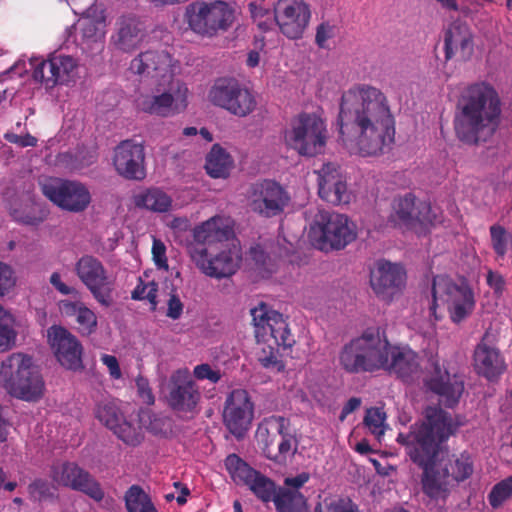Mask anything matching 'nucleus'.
Masks as SVG:
<instances>
[{
  "label": "nucleus",
  "instance_id": "f257e3e1",
  "mask_svg": "<svg viewBox=\"0 0 512 512\" xmlns=\"http://www.w3.org/2000/svg\"><path fill=\"white\" fill-rule=\"evenodd\" d=\"M424 416V420L411 425L408 432L398 433L396 441L421 469L423 494L430 500L446 502L451 494L450 480L460 483L470 478L474 461L467 451L440 457L443 445L456 434L460 424L439 406L427 407Z\"/></svg>",
  "mask_w": 512,
  "mask_h": 512
},
{
  "label": "nucleus",
  "instance_id": "f03ea898",
  "mask_svg": "<svg viewBox=\"0 0 512 512\" xmlns=\"http://www.w3.org/2000/svg\"><path fill=\"white\" fill-rule=\"evenodd\" d=\"M339 138L350 153L378 156L394 141L395 119L386 95L369 84H356L341 96Z\"/></svg>",
  "mask_w": 512,
  "mask_h": 512
},
{
  "label": "nucleus",
  "instance_id": "7ed1b4c3",
  "mask_svg": "<svg viewBox=\"0 0 512 512\" xmlns=\"http://www.w3.org/2000/svg\"><path fill=\"white\" fill-rule=\"evenodd\" d=\"M501 115V98L493 85L485 81L468 84L459 91L455 103V137L468 146L485 144L497 132Z\"/></svg>",
  "mask_w": 512,
  "mask_h": 512
},
{
  "label": "nucleus",
  "instance_id": "20e7f679",
  "mask_svg": "<svg viewBox=\"0 0 512 512\" xmlns=\"http://www.w3.org/2000/svg\"><path fill=\"white\" fill-rule=\"evenodd\" d=\"M231 234L232 228L228 220L221 216L211 217L193 229V238L200 246L190 247L189 253L202 273L216 279L230 277L236 273L241 261L238 251L226 248L213 257H208V251L203 246L226 241Z\"/></svg>",
  "mask_w": 512,
  "mask_h": 512
},
{
  "label": "nucleus",
  "instance_id": "39448f33",
  "mask_svg": "<svg viewBox=\"0 0 512 512\" xmlns=\"http://www.w3.org/2000/svg\"><path fill=\"white\" fill-rule=\"evenodd\" d=\"M251 316L255 338L260 346L258 361L264 368L281 371L284 365L279 358V348L288 349L295 344L287 321L264 302L251 309Z\"/></svg>",
  "mask_w": 512,
  "mask_h": 512
},
{
  "label": "nucleus",
  "instance_id": "423d86ee",
  "mask_svg": "<svg viewBox=\"0 0 512 512\" xmlns=\"http://www.w3.org/2000/svg\"><path fill=\"white\" fill-rule=\"evenodd\" d=\"M0 377L7 392L17 399L35 402L44 394V380L32 357L26 354L8 356L1 364Z\"/></svg>",
  "mask_w": 512,
  "mask_h": 512
},
{
  "label": "nucleus",
  "instance_id": "0eeeda50",
  "mask_svg": "<svg viewBox=\"0 0 512 512\" xmlns=\"http://www.w3.org/2000/svg\"><path fill=\"white\" fill-rule=\"evenodd\" d=\"M188 87L180 79L159 80L152 83L149 93H142L136 100L139 111L159 117L182 113L188 106Z\"/></svg>",
  "mask_w": 512,
  "mask_h": 512
},
{
  "label": "nucleus",
  "instance_id": "6e6552de",
  "mask_svg": "<svg viewBox=\"0 0 512 512\" xmlns=\"http://www.w3.org/2000/svg\"><path fill=\"white\" fill-rule=\"evenodd\" d=\"M384 335L379 329H367L346 343L339 352V365L349 374L374 373L382 363Z\"/></svg>",
  "mask_w": 512,
  "mask_h": 512
},
{
  "label": "nucleus",
  "instance_id": "1a4fd4ad",
  "mask_svg": "<svg viewBox=\"0 0 512 512\" xmlns=\"http://www.w3.org/2000/svg\"><path fill=\"white\" fill-rule=\"evenodd\" d=\"M309 239L322 251L340 250L356 239L355 227L347 216L319 210L310 225Z\"/></svg>",
  "mask_w": 512,
  "mask_h": 512
},
{
  "label": "nucleus",
  "instance_id": "9d476101",
  "mask_svg": "<svg viewBox=\"0 0 512 512\" xmlns=\"http://www.w3.org/2000/svg\"><path fill=\"white\" fill-rule=\"evenodd\" d=\"M265 456L276 463H284L298 448V440L291 421L283 416L272 415L261 423L256 432Z\"/></svg>",
  "mask_w": 512,
  "mask_h": 512
},
{
  "label": "nucleus",
  "instance_id": "9b49d317",
  "mask_svg": "<svg viewBox=\"0 0 512 512\" xmlns=\"http://www.w3.org/2000/svg\"><path fill=\"white\" fill-rule=\"evenodd\" d=\"M431 313L435 316L440 305H446L450 318L454 323L462 322L474 310L475 299L473 290L466 283L456 284L446 275H437L432 281Z\"/></svg>",
  "mask_w": 512,
  "mask_h": 512
},
{
  "label": "nucleus",
  "instance_id": "f8f14e48",
  "mask_svg": "<svg viewBox=\"0 0 512 512\" xmlns=\"http://www.w3.org/2000/svg\"><path fill=\"white\" fill-rule=\"evenodd\" d=\"M284 139L300 155L315 156L323 151L326 144L325 123L315 114L302 113L293 120Z\"/></svg>",
  "mask_w": 512,
  "mask_h": 512
},
{
  "label": "nucleus",
  "instance_id": "ddd939ff",
  "mask_svg": "<svg viewBox=\"0 0 512 512\" xmlns=\"http://www.w3.org/2000/svg\"><path fill=\"white\" fill-rule=\"evenodd\" d=\"M209 100L215 106L227 110L237 117H246L257 106V101L245 85L235 78H219L209 91Z\"/></svg>",
  "mask_w": 512,
  "mask_h": 512
},
{
  "label": "nucleus",
  "instance_id": "4468645a",
  "mask_svg": "<svg viewBox=\"0 0 512 512\" xmlns=\"http://www.w3.org/2000/svg\"><path fill=\"white\" fill-rule=\"evenodd\" d=\"M190 28L201 35L213 36L227 30L234 20L233 9L223 1L196 2L187 8Z\"/></svg>",
  "mask_w": 512,
  "mask_h": 512
},
{
  "label": "nucleus",
  "instance_id": "2eb2a0df",
  "mask_svg": "<svg viewBox=\"0 0 512 512\" xmlns=\"http://www.w3.org/2000/svg\"><path fill=\"white\" fill-rule=\"evenodd\" d=\"M43 195L62 210L79 213L91 203L85 184L62 178H49L41 184Z\"/></svg>",
  "mask_w": 512,
  "mask_h": 512
},
{
  "label": "nucleus",
  "instance_id": "dca6fc26",
  "mask_svg": "<svg viewBox=\"0 0 512 512\" xmlns=\"http://www.w3.org/2000/svg\"><path fill=\"white\" fill-rule=\"evenodd\" d=\"M430 370L424 380L425 387L439 397L447 408L458 405L464 392V380L457 372L451 371L445 362L430 359Z\"/></svg>",
  "mask_w": 512,
  "mask_h": 512
},
{
  "label": "nucleus",
  "instance_id": "f3484780",
  "mask_svg": "<svg viewBox=\"0 0 512 512\" xmlns=\"http://www.w3.org/2000/svg\"><path fill=\"white\" fill-rule=\"evenodd\" d=\"M289 202V193L274 180L257 181L248 192L251 211L263 218L280 216Z\"/></svg>",
  "mask_w": 512,
  "mask_h": 512
},
{
  "label": "nucleus",
  "instance_id": "a211bd4d",
  "mask_svg": "<svg viewBox=\"0 0 512 512\" xmlns=\"http://www.w3.org/2000/svg\"><path fill=\"white\" fill-rule=\"evenodd\" d=\"M75 273L99 304L112 305L113 281L98 258L83 255L75 264Z\"/></svg>",
  "mask_w": 512,
  "mask_h": 512
},
{
  "label": "nucleus",
  "instance_id": "6ab92c4d",
  "mask_svg": "<svg viewBox=\"0 0 512 512\" xmlns=\"http://www.w3.org/2000/svg\"><path fill=\"white\" fill-rule=\"evenodd\" d=\"M379 370L411 383L421 374L420 356L408 346L391 345L384 335Z\"/></svg>",
  "mask_w": 512,
  "mask_h": 512
},
{
  "label": "nucleus",
  "instance_id": "aec40b11",
  "mask_svg": "<svg viewBox=\"0 0 512 512\" xmlns=\"http://www.w3.org/2000/svg\"><path fill=\"white\" fill-rule=\"evenodd\" d=\"M201 400V392L188 368L175 370L167 384L166 401L177 413L194 414Z\"/></svg>",
  "mask_w": 512,
  "mask_h": 512
},
{
  "label": "nucleus",
  "instance_id": "412c9836",
  "mask_svg": "<svg viewBox=\"0 0 512 512\" xmlns=\"http://www.w3.org/2000/svg\"><path fill=\"white\" fill-rule=\"evenodd\" d=\"M245 486L262 502L273 501L278 512H309L306 499L300 492L286 490L276 494L274 481L259 471Z\"/></svg>",
  "mask_w": 512,
  "mask_h": 512
},
{
  "label": "nucleus",
  "instance_id": "4be33fe9",
  "mask_svg": "<svg viewBox=\"0 0 512 512\" xmlns=\"http://www.w3.org/2000/svg\"><path fill=\"white\" fill-rule=\"evenodd\" d=\"M310 19V5L304 0H278L274 5L275 25L288 39L302 38Z\"/></svg>",
  "mask_w": 512,
  "mask_h": 512
},
{
  "label": "nucleus",
  "instance_id": "5701e85b",
  "mask_svg": "<svg viewBox=\"0 0 512 512\" xmlns=\"http://www.w3.org/2000/svg\"><path fill=\"white\" fill-rule=\"evenodd\" d=\"M254 417V404L244 389H234L226 398L223 422L237 439L245 436Z\"/></svg>",
  "mask_w": 512,
  "mask_h": 512
},
{
  "label": "nucleus",
  "instance_id": "b1692460",
  "mask_svg": "<svg viewBox=\"0 0 512 512\" xmlns=\"http://www.w3.org/2000/svg\"><path fill=\"white\" fill-rule=\"evenodd\" d=\"M77 68L78 64L74 57L55 53L34 65L33 78L46 89H52L57 85H68L74 81Z\"/></svg>",
  "mask_w": 512,
  "mask_h": 512
},
{
  "label": "nucleus",
  "instance_id": "393cba45",
  "mask_svg": "<svg viewBox=\"0 0 512 512\" xmlns=\"http://www.w3.org/2000/svg\"><path fill=\"white\" fill-rule=\"evenodd\" d=\"M47 338L61 366L72 371L83 369V347L76 336L62 326L53 325L47 330Z\"/></svg>",
  "mask_w": 512,
  "mask_h": 512
},
{
  "label": "nucleus",
  "instance_id": "a878e982",
  "mask_svg": "<svg viewBox=\"0 0 512 512\" xmlns=\"http://www.w3.org/2000/svg\"><path fill=\"white\" fill-rule=\"evenodd\" d=\"M113 165L124 179L143 180L146 177L144 146L134 140L120 142L114 149Z\"/></svg>",
  "mask_w": 512,
  "mask_h": 512
},
{
  "label": "nucleus",
  "instance_id": "bb28decb",
  "mask_svg": "<svg viewBox=\"0 0 512 512\" xmlns=\"http://www.w3.org/2000/svg\"><path fill=\"white\" fill-rule=\"evenodd\" d=\"M129 70L140 77H150L152 83L175 77L172 56L166 51L147 50L130 62Z\"/></svg>",
  "mask_w": 512,
  "mask_h": 512
},
{
  "label": "nucleus",
  "instance_id": "cd10ccee",
  "mask_svg": "<svg viewBox=\"0 0 512 512\" xmlns=\"http://www.w3.org/2000/svg\"><path fill=\"white\" fill-rule=\"evenodd\" d=\"M53 478L58 484L82 492L97 502L104 498L100 483L76 463L65 462L55 468Z\"/></svg>",
  "mask_w": 512,
  "mask_h": 512
},
{
  "label": "nucleus",
  "instance_id": "c85d7f7f",
  "mask_svg": "<svg viewBox=\"0 0 512 512\" xmlns=\"http://www.w3.org/2000/svg\"><path fill=\"white\" fill-rule=\"evenodd\" d=\"M145 37L146 30L140 19L133 14H123L115 21L109 44L116 51L130 54L141 46Z\"/></svg>",
  "mask_w": 512,
  "mask_h": 512
},
{
  "label": "nucleus",
  "instance_id": "c756f323",
  "mask_svg": "<svg viewBox=\"0 0 512 512\" xmlns=\"http://www.w3.org/2000/svg\"><path fill=\"white\" fill-rule=\"evenodd\" d=\"M96 418L129 446H138L143 440L140 429L124 418L114 402L98 404Z\"/></svg>",
  "mask_w": 512,
  "mask_h": 512
},
{
  "label": "nucleus",
  "instance_id": "7c9ffc66",
  "mask_svg": "<svg viewBox=\"0 0 512 512\" xmlns=\"http://www.w3.org/2000/svg\"><path fill=\"white\" fill-rule=\"evenodd\" d=\"M370 282L378 296L391 298L405 286L406 271L399 264L385 260L379 261Z\"/></svg>",
  "mask_w": 512,
  "mask_h": 512
},
{
  "label": "nucleus",
  "instance_id": "2f4dec72",
  "mask_svg": "<svg viewBox=\"0 0 512 512\" xmlns=\"http://www.w3.org/2000/svg\"><path fill=\"white\" fill-rule=\"evenodd\" d=\"M483 337L473 354L475 372L489 381L497 380L506 370L504 357L498 348L486 343Z\"/></svg>",
  "mask_w": 512,
  "mask_h": 512
},
{
  "label": "nucleus",
  "instance_id": "473e14b6",
  "mask_svg": "<svg viewBox=\"0 0 512 512\" xmlns=\"http://www.w3.org/2000/svg\"><path fill=\"white\" fill-rule=\"evenodd\" d=\"M444 51L446 60L457 55L467 59L472 55L473 36L466 23L457 20L448 26L444 34Z\"/></svg>",
  "mask_w": 512,
  "mask_h": 512
},
{
  "label": "nucleus",
  "instance_id": "72a5a7b5",
  "mask_svg": "<svg viewBox=\"0 0 512 512\" xmlns=\"http://www.w3.org/2000/svg\"><path fill=\"white\" fill-rule=\"evenodd\" d=\"M63 310L67 315L75 316L78 332L89 336L96 331L97 316L81 302H63Z\"/></svg>",
  "mask_w": 512,
  "mask_h": 512
},
{
  "label": "nucleus",
  "instance_id": "f704fd0d",
  "mask_svg": "<svg viewBox=\"0 0 512 512\" xmlns=\"http://www.w3.org/2000/svg\"><path fill=\"white\" fill-rule=\"evenodd\" d=\"M233 166L231 155L219 144H214L206 156L205 169L212 178H226Z\"/></svg>",
  "mask_w": 512,
  "mask_h": 512
},
{
  "label": "nucleus",
  "instance_id": "c9c22d12",
  "mask_svg": "<svg viewBox=\"0 0 512 512\" xmlns=\"http://www.w3.org/2000/svg\"><path fill=\"white\" fill-rule=\"evenodd\" d=\"M135 205L139 208H145L153 212H167L172 199L165 192L158 188L148 189L135 196Z\"/></svg>",
  "mask_w": 512,
  "mask_h": 512
},
{
  "label": "nucleus",
  "instance_id": "e433bc0d",
  "mask_svg": "<svg viewBox=\"0 0 512 512\" xmlns=\"http://www.w3.org/2000/svg\"><path fill=\"white\" fill-rule=\"evenodd\" d=\"M391 219L395 225L407 229L414 228V213L416 211V198L412 194L397 199L393 206Z\"/></svg>",
  "mask_w": 512,
  "mask_h": 512
},
{
  "label": "nucleus",
  "instance_id": "4c0bfd02",
  "mask_svg": "<svg viewBox=\"0 0 512 512\" xmlns=\"http://www.w3.org/2000/svg\"><path fill=\"white\" fill-rule=\"evenodd\" d=\"M224 465L230 477L237 485H246L257 472V470L249 466L235 453L229 454L225 458Z\"/></svg>",
  "mask_w": 512,
  "mask_h": 512
},
{
  "label": "nucleus",
  "instance_id": "58836bf2",
  "mask_svg": "<svg viewBox=\"0 0 512 512\" xmlns=\"http://www.w3.org/2000/svg\"><path fill=\"white\" fill-rule=\"evenodd\" d=\"M128 512H157L148 495L138 485H132L125 493Z\"/></svg>",
  "mask_w": 512,
  "mask_h": 512
},
{
  "label": "nucleus",
  "instance_id": "ea45409f",
  "mask_svg": "<svg viewBox=\"0 0 512 512\" xmlns=\"http://www.w3.org/2000/svg\"><path fill=\"white\" fill-rule=\"evenodd\" d=\"M318 174V194H327L329 189L328 185H335V183L346 182V176L342 173L338 164L328 162L323 164L322 168L317 172Z\"/></svg>",
  "mask_w": 512,
  "mask_h": 512
},
{
  "label": "nucleus",
  "instance_id": "a19ab883",
  "mask_svg": "<svg viewBox=\"0 0 512 512\" xmlns=\"http://www.w3.org/2000/svg\"><path fill=\"white\" fill-rule=\"evenodd\" d=\"M15 319L12 314H0V352L9 350L16 341Z\"/></svg>",
  "mask_w": 512,
  "mask_h": 512
},
{
  "label": "nucleus",
  "instance_id": "79ce46f5",
  "mask_svg": "<svg viewBox=\"0 0 512 512\" xmlns=\"http://www.w3.org/2000/svg\"><path fill=\"white\" fill-rule=\"evenodd\" d=\"M11 215L15 221L29 226H38L43 223L48 212L45 209L37 208L35 206H27L24 209H13Z\"/></svg>",
  "mask_w": 512,
  "mask_h": 512
},
{
  "label": "nucleus",
  "instance_id": "37998d69",
  "mask_svg": "<svg viewBox=\"0 0 512 512\" xmlns=\"http://www.w3.org/2000/svg\"><path fill=\"white\" fill-rule=\"evenodd\" d=\"M512 497V475L501 480L493 486L488 494V501L492 508L497 509Z\"/></svg>",
  "mask_w": 512,
  "mask_h": 512
},
{
  "label": "nucleus",
  "instance_id": "c03bdc74",
  "mask_svg": "<svg viewBox=\"0 0 512 512\" xmlns=\"http://www.w3.org/2000/svg\"><path fill=\"white\" fill-rule=\"evenodd\" d=\"M140 422L154 435H166L168 433V419L151 411L142 412Z\"/></svg>",
  "mask_w": 512,
  "mask_h": 512
},
{
  "label": "nucleus",
  "instance_id": "a18cd8bd",
  "mask_svg": "<svg viewBox=\"0 0 512 512\" xmlns=\"http://www.w3.org/2000/svg\"><path fill=\"white\" fill-rule=\"evenodd\" d=\"M314 512H360V510L351 500L325 499L315 506Z\"/></svg>",
  "mask_w": 512,
  "mask_h": 512
},
{
  "label": "nucleus",
  "instance_id": "49530a36",
  "mask_svg": "<svg viewBox=\"0 0 512 512\" xmlns=\"http://www.w3.org/2000/svg\"><path fill=\"white\" fill-rule=\"evenodd\" d=\"M491 245L498 257L503 258L508 251L509 235L507 230L499 225L494 224L489 228Z\"/></svg>",
  "mask_w": 512,
  "mask_h": 512
},
{
  "label": "nucleus",
  "instance_id": "de8ad7c7",
  "mask_svg": "<svg viewBox=\"0 0 512 512\" xmlns=\"http://www.w3.org/2000/svg\"><path fill=\"white\" fill-rule=\"evenodd\" d=\"M157 292L158 284L154 281L144 283L141 279L137 286L132 291L131 297L133 300H148L151 304V309L154 311L157 306Z\"/></svg>",
  "mask_w": 512,
  "mask_h": 512
},
{
  "label": "nucleus",
  "instance_id": "09e8293b",
  "mask_svg": "<svg viewBox=\"0 0 512 512\" xmlns=\"http://www.w3.org/2000/svg\"><path fill=\"white\" fill-rule=\"evenodd\" d=\"M386 419V415L379 408H370L366 411L364 417V424L369 429V431L375 435L376 437H381L384 435V422Z\"/></svg>",
  "mask_w": 512,
  "mask_h": 512
},
{
  "label": "nucleus",
  "instance_id": "8fccbe9b",
  "mask_svg": "<svg viewBox=\"0 0 512 512\" xmlns=\"http://www.w3.org/2000/svg\"><path fill=\"white\" fill-rule=\"evenodd\" d=\"M328 186L327 194H319L323 200L333 205L346 204L350 201L347 183L338 182Z\"/></svg>",
  "mask_w": 512,
  "mask_h": 512
},
{
  "label": "nucleus",
  "instance_id": "3c124183",
  "mask_svg": "<svg viewBox=\"0 0 512 512\" xmlns=\"http://www.w3.org/2000/svg\"><path fill=\"white\" fill-rule=\"evenodd\" d=\"M439 220L437 219L436 213L432 206L427 202L416 203V211L414 213V228L417 224L420 225H434Z\"/></svg>",
  "mask_w": 512,
  "mask_h": 512
},
{
  "label": "nucleus",
  "instance_id": "603ef678",
  "mask_svg": "<svg viewBox=\"0 0 512 512\" xmlns=\"http://www.w3.org/2000/svg\"><path fill=\"white\" fill-rule=\"evenodd\" d=\"M29 492L31 496L38 501L46 500L53 496L50 484L41 479L35 480L30 484Z\"/></svg>",
  "mask_w": 512,
  "mask_h": 512
},
{
  "label": "nucleus",
  "instance_id": "864d4df0",
  "mask_svg": "<svg viewBox=\"0 0 512 512\" xmlns=\"http://www.w3.org/2000/svg\"><path fill=\"white\" fill-rule=\"evenodd\" d=\"M193 375L198 380H209L212 383H217L221 379V374L217 370H213L207 363L200 364L194 367Z\"/></svg>",
  "mask_w": 512,
  "mask_h": 512
},
{
  "label": "nucleus",
  "instance_id": "5fc2aeb1",
  "mask_svg": "<svg viewBox=\"0 0 512 512\" xmlns=\"http://www.w3.org/2000/svg\"><path fill=\"white\" fill-rule=\"evenodd\" d=\"M152 255L156 266L160 269H168V261L166 257V247L161 240L154 239L152 245Z\"/></svg>",
  "mask_w": 512,
  "mask_h": 512
},
{
  "label": "nucleus",
  "instance_id": "6e6d98bb",
  "mask_svg": "<svg viewBox=\"0 0 512 512\" xmlns=\"http://www.w3.org/2000/svg\"><path fill=\"white\" fill-rule=\"evenodd\" d=\"M14 284L15 280L13 278L12 269L8 265L0 262V296L5 295Z\"/></svg>",
  "mask_w": 512,
  "mask_h": 512
},
{
  "label": "nucleus",
  "instance_id": "4d7b16f0",
  "mask_svg": "<svg viewBox=\"0 0 512 512\" xmlns=\"http://www.w3.org/2000/svg\"><path fill=\"white\" fill-rule=\"evenodd\" d=\"M486 282L496 295L501 296L503 294L506 282L500 273L489 270L487 272Z\"/></svg>",
  "mask_w": 512,
  "mask_h": 512
},
{
  "label": "nucleus",
  "instance_id": "13d9d810",
  "mask_svg": "<svg viewBox=\"0 0 512 512\" xmlns=\"http://www.w3.org/2000/svg\"><path fill=\"white\" fill-rule=\"evenodd\" d=\"M183 308H184V305L181 302L178 295L171 294L168 299V302H167L166 316L173 320H177L181 317V315L183 313Z\"/></svg>",
  "mask_w": 512,
  "mask_h": 512
},
{
  "label": "nucleus",
  "instance_id": "bf43d9fd",
  "mask_svg": "<svg viewBox=\"0 0 512 512\" xmlns=\"http://www.w3.org/2000/svg\"><path fill=\"white\" fill-rule=\"evenodd\" d=\"M136 386L138 389L139 396L144 400L147 404H153L155 401V397L151 388L149 387V382L146 378L139 376L136 379Z\"/></svg>",
  "mask_w": 512,
  "mask_h": 512
},
{
  "label": "nucleus",
  "instance_id": "052dcab7",
  "mask_svg": "<svg viewBox=\"0 0 512 512\" xmlns=\"http://www.w3.org/2000/svg\"><path fill=\"white\" fill-rule=\"evenodd\" d=\"M333 36V27L328 23L318 25L315 35V42L320 48L326 47V42Z\"/></svg>",
  "mask_w": 512,
  "mask_h": 512
},
{
  "label": "nucleus",
  "instance_id": "680f3d73",
  "mask_svg": "<svg viewBox=\"0 0 512 512\" xmlns=\"http://www.w3.org/2000/svg\"><path fill=\"white\" fill-rule=\"evenodd\" d=\"M102 362L107 366L109 369L110 375L114 379H119L121 377V370L119 367L118 360L113 355L104 354L101 358Z\"/></svg>",
  "mask_w": 512,
  "mask_h": 512
},
{
  "label": "nucleus",
  "instance_id": "e2e57ef3",
  "mask_svg": "<svg viewBox=\"0 0 512 512\" xmlns=\"http://www.w3.org/2000/svg\"><path fill=\"white\" fill-rule=\"evenodd\" d=\"M361 405V399L358 397H351L343 406L339 419L341 421H344L345 418L353 413L355 410H357Z\"/></svg>",
  "mask_w": 512,
  "mask_h": 512
},
{
  "label": "nucleus",
  "instance_id": "0e129e2a",
  "mask_svg": "<svg viewBox=\"0 0 512 512\" xmlns=\"http://www.w3.org/2000/svg\"><path fill=\"white\" fill-rule=\"evenodd\" d=\"M310 476L308 473H300L296 475L295 477H288L285 479V485L288 487H292L295 490H298L301 488L305 483L308 482Z\"/></svg>",
  "mask_w": 512,
  "mask_h": 512
},
{
  "label": "nucleus",
  "instance_id": "69168bd1",
  "mask_svg": "<svg viewBox=\"0 0 512 512\" xmlns=\"http://www.w3.org/2000/svg\"><path fill=\"white\" fill-rule=\"evenodd\" d=\"M50 283L63 295H69L73 289L62 282L58 272H54L50 276Z\"/></svg>",
  "mask_w": 512,
  "mask_h": 512
},
{
  "label": "nucleus",
  "instance_id": "338daca9",
  "mask_svg": "<svg viewBox=\"0 0 512 512\" xmlns=\"http://www.w3.org/2000/svg\"><path fill=\"white\" fill-rule=\"evenodd\" d=\"M249 10L251 13L252 18L257 21L259 19H262L265 15L268 14V10L264 9L260 6H258L256 3L251 2L249 4Z\"/></svg>",
  "mask_w": 512,
  "mask_h": 512
},
{
  "label": "nucleus",
  "instance_id": "774afa93",
  "mask_svg": "<svg viewBox=\"0 0 512 512\" xmlns=\"http://www.w3.org/2000/svg\"><path fill=\"white\" fill-rule=\"evenodd\" d=\"M9 422L3 416V408L0 406V442H4L8 436Z\"/></svg>",
  "mask_w": 512,
  "mask_h": 512
}]
</instances>
